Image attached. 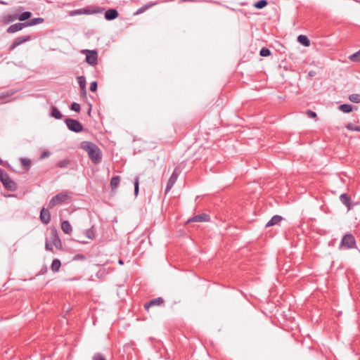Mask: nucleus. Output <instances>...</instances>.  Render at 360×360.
I'll return each mask as SVG.
<instances>
[{"label":"nucleus","mask_w":360,"mask_h":360,"mask_svg":"<svg viewBox=\"0 0 360 360\" xmlns=\"http://www.w3.org/2000/svg\"><path fill=\"white\" fill-rule=\"evenodd\" d=\"M60 266H61V264H60V260L58 259H55L52 262L51 268L53 272H56L59 270Z\"/></svg>","instance_id":"nucleus-27"},{"label":"nucleus","mask_w":360,"mask_h":360,"mask_svg":"<svg viewBox=\"0 0 360 360\" xmlns=\"http://www.w3.org/2000/svg\"><path fill=\"white\" fill-rule=\"evenodd\" d=\"M282 220L283 217L281 216L276 214L266 224V227L278 225Z\"/></svg>","instance_id":"nucleus-17"},{"label":"nucleus","mask_w":360,"mask_h":360,"mask_svg":"<svg viewBox=\"0 0 360 360\" xmlns=\"http://www.w3.org/2000/svg\"><path fill=\"white\" fill-rule=\"evenodd\" d=\"M271 51L267 48H262L259 51V55L262 57H267L271 55Z\"/></svg>","instance_id":"nucleus-34"},{"label":"nucleus","mask_w":360,"mask_h":360,"mask_svg":"<svg viewBox=\"0 0 360 360\" xmlns=\"http://www.w3.org/2000/svg\"><path fill=\"white\" fill-rule=\"evenodd\" d=\"M340 248H356L355 238L352 233L343 236L340 242Z\"/></svg>","instance_id":"nucleus-7"},{"label":"nucleus","mask_w":360,"mask_h":360,"mask_svg":"<svg viewBox=\"0 0 360 360\" xmlns=\"http://www.w3.org/2000/svg\"><path fill=\"white\" fill-rule=\"evenodd\" d=\"M77 80L80 86V89L84 95H86V79L84 76H79L77 77Z\"/></svg>","instance_id":"nucleus-23"},{"label":"nucleus","mask_w":360,"mask_h":360,"mask_svg":"<svg viewBox=\"0 0 360 360\" xmlns=\"http://www.w3.org/2000/svg\"><path fill=\"white\" fill-rule=\"evenodd\" d=\"M70 109L72 110H74V111L77 112H79L80 111L81 107H80V105L79 103L73 102L71 104Z\"/></svg>","instance_id":"nucleus-36"},{"label":"nucleus","mask_w":360,"mask_h":360,"mask_svg":"<svg viewBox=\"0 0 360 360\" xmlns=\"http://www.w3.org/2000/svg\"><path fill=\"white\" fill-rule=\"evenodd\" d=\"M32 16V13L30 11H25L21 14H17L18 20L20 21H27Z\"/></svg>","instance_id":"nucleus-24"},{"label":"nucleus","mask_w":360,"mask_h":360,"mask_svg":"<svg viewBox=\"0 0 360 360\" xmlns=\"http://www.w3.org/2000/svg\"><path fill=\"white\" fill-rule=\"evenodd\" d=\"M268 4V1L266 0H259L254 3L253 6L258 9H262L264 8Z\"/></svg>","instance_id":"nucleus-28"},{"label":"nucleus","mask_w":360,"mask_h":360,"mask_svg":"<svg viewBox=\"0 0 360 360\" xmlns=\"http://www.w3.org/2000/svg\"><path fill=\"white\" fill-rule=\"evenodd\" d=\"M339 109L345 113H349L352 111L353 107L350 104H342L339 106Z\"/></svg>","instance_id":"nucleus-26"},{"label":"nucleus","mask_w":360,"mask_h":360,"mask_svg":"<svg viewBox=\"0 0 360 360\" xmlns=\"http://www.w3.org/2000/svg\"><path fill=\"white\" fill-rule=\"evenodd\" d=\"M91 105H90V108L89 109V112H88V114L90 115V113H91Z\"/></svg>","instance_id":"nucleus-47"},{"label":"nucleus","mask_w":360,"mask_h":360,"mask_svg":"<svg viewBox=\"0 0 360 360\" xmlns=\"http://www.w3.org/2000/svg\"><path fill=\"white\" fill-rule=\"evenodd\" d=\"M25 27H26V25H25V22H18V23L10 25L7 28L6 32L10 34L15 33L16 32L22 30Z\"/></svg>","instance_id":"nucleus-12"},{"label":"nucleus","mask_w":360,"mask_h":360,"mask_svg":"<svg viewBox=\"0 0 360 360\" xmlns=\"http://www.w3.org/2000/svg\"><path fill=\"white\" fill-rule=\"evenodd\" d=\"M97 86H98L97 82L94 81V82H92L90 84V87H89V89H90V90H91V91H96V89H97Z\"/></svg>","instance_id":"nucleus-40"},{"label":"nucleus","mask_w":360,"mask_h":360,"mask_svg":"<svg viewBox=\"0 0 360 360\" xmlns=\"http://www.w3.org/2000/svg\"><path fill=\"white\" fill-rule=\"evenodd\" d=\"M165 301L163 298L159 297L150 300L149 302L144 304V309L148 311L149 308L154 306H161L164 304Z\"/></svg>","instance_id":"nucleus-10"},{"label":"nucleus","mask_w":360,"mask_h":360,"mask_svg":"<svg viewBox=\"0 0 360 360\" xmlns=\"http://www.w3.org/2000/svg\"><path fill=\"white\" fill-rule=\"evenodd\" d=\"M84 235L86 238H87L89 240H93L95 238L96 236V229L94 226H92L91 228L86 229L84 232Z\"/></svg>","instance_id":"nucleus-22"},{"label":"nucleus","mask_w":360,"mask_h":360,"mask_svg":"<svg viewBox=\"0 0 360 360\" xmlns=\"http://www.w3.org/2000/svg\"><path fill=\"white\" fill-rule=\"evenodd\" d=\"M70 197L68 192H62L51 198L49 201L48 207L49 209H52L56 205L61 204L69 199Z\"/></svg>","instance_id":"nucleus-4"},{"label":"nucleus","mask_w":360,"mask_h":360,"mask_svg":"<svg viewBox=\"0 0 360 360\" xmlns=\"http://www.w3.org/2000/svg\"><path fill=\"white\" fill-rule=\"evenodd\" d=\"M0 4L6 5V4H7V3L4 1H2V0H0Z\"/></svg>","instance_id":"nucleus-46"},{"label":"nucleus","mask_w":360,"mask_h":360,"mask_svg":"<svg viewBox=\"0 0 360 360\" xmlns=\"http://www.w3.org/2000/svg\"><path fill=\"white\" fill-rule=\"evenodd\" d=\"M68 129L73 132L79 133L84 130L82 124L77 120L66 118L64 121Z\"/></svg>","instance_id":"nucleus-5"},{"label":"nucleus","mask_w":360,"mask_h":360,"mask_svg":"<svg viewBox=\"0 0 360 360\" xmlns=\"http://www.w3.org/2000/svg\"><path fill=\"white\" fill-rule=\"evenodd\" d=\"M306 115L309 118H316L317 117V114L314 111H312L311 110H307Z\"/></svg>","instance_id":"nucleus-37"},{"label":"nucleus","mask_w":360,"mask_h":360,"mask_svg":"<svg viewBox=\"0 0 360 360\" xmlns=\"http://www.w3.org/2000/svg\"><path fill=\"white\" fill-rule=\"evenodd\" d=\"M118 12L116 9L110 8L105 11V18L107 20H112L117 18Z\"/></svg>","instance_id":"nucleus-15"},{"label":"nucleus","mask_w":360,"mask_h":360,"mask_svg":"<svg viewBox=\"0 0 360 360\" xmlns=\"http://www.w3.org/2000/svg\"><path fill=\"white\" fill-rule=\"evenodd\" d=\"M349 58L351 61L360 63V49L356 53L352 54Z\"/></svg>","instance_id":"nucleus-30"},{"label":"nucleus","mask_w":360,"mask_h":360,"mask_svg":"<svg viewBox=\"0 0 360 360\" xmlns=\"http://www.w3.org/2000/svg\"><path fill=\"white\" fill-rule=\"evenodd\" d=\"M119 264H123V261L122 259H120L119 260Z\"/></svg>","instance_id":"nucleus-48"},{"label":"nucleus","mask_w":360,"mask_h":360,"mask_svg":"<svg viewBox=\"0 0 360 360\" xmlns=\"http://www.w3.org/2000/svg\"><path fill=\"white\" fill-rule=\"evenodd\" d=\"M120 182V176H114L110 182V186L112 192L116 191L119 184Z\"/></svg>","instance_id":"nucleus-18"},{"label":"nucleus","mask_w":360,"mask_h":360,"mask_svg":"<svg viewBox=\"0 0 360 360\" xmlns=\"http://www.w3.org/2000/svg\"><path fill=\"white\" fill-rule=\"evenodd\" d=\"M44 22V19L43 18H34L30 20H28L25 22L27 27H31L36 25L41 24Z\"/></svg>","instance_id":"nucleus-19"},{"label":"nucleus","mask_w":360,"mask_h":360,"mask_svg":"<svg viewBox=\"0 0 360 360\" xmlns=\"http://www.w3.org/2000/svg\"><path fill=\"white\" fill-rule=\"evenodd\" d=\"M80 147L87 153L89 159L93 163L98 164L101 161V152L96 144L91 141H84L81 143Z\"/></svg>","instance_id":"nucleus-1"},{"label":"nucleus","mask_w":360,"mask_h":360,"mask_svg":"<svg viewBox=\"0 0 360 360\" xmlns=\"http://www.w3.org/2000/svg\"><path fill=\"white\" fill-rule=\"evenodd\" d=\"M346 128L350 131H360V125H355L352 123H348Z\"/></svg>","instance_id":"nucleus-32"},{"label":"nucleus","mask_w":360,"mask_h":360,"mask_svg":"<svg viewBox=\"0 0 360 360\" xmlns=\"http://www.w3.org/2000/svg\"><path fill=\"white\" fill-rule=\"evenodd\" d=\"M61 229L63 231V232L67 234L70 233L72 231V226L70 222L67 220H65L61 223Z\"/></svg>","instance_id":"nucleus-20"},{"label":"nucleus","mask_w":360,"mask_h":360,"mask_svg":"<svg viewBox=\"0 0 360 360\" xmlns=\"http://www.w3.org/2000/svg\"><path fill=\"white\" fill-rule=\"evenodd\" d=\"M349 100L351 102L355 103H360V94H352L349 96Z\"/></svg>","instance_id":"nucleus-29"},{"label":"nucleus","mask_w":360,"mask_h":360,"mask_svg":"<svg viewBox=\"0 0 360 360\" xmlns=\"http://www.w3.org/2000/svg\"><path fill=\"white\" fill-rule=\"evenodd\" d=\"M22 9V7H19L18 11H20Z\"/></svg>","instance_id":"nucleus-50"},{"label":"nucleus","mask_w":360,"mask_h":360,"mask_svg":"<svg viewBox=\"0 0 360 360\" xmlns=\"http://www.w3.org/2000/svg\"><path fill=\"white\" fill-rule=\"evenodd\" d=\"M50 116L56 118V120H60L63 117L61 112L55 106H53L51 108V112H50Z\"/></svg>","instance_id":"nucleus-21"},{"label":"nucleus","mask_w":360,"mask_h":360,"mask_svg":"<svg viewBox=\"0 0 360 360\" xmlns=\"http://www.w3.org/2000/svg\"><path fill=\"white\" fill-rule=\"evenodd\" d=\"M210 221V217L207 214L202 213L190 218L187 223L190 222H206Z\"/></svg>","instance_id":"nucleus-9"},{"label":"nucleus","mask_w":360,"mask_h":360,"mask_svg":"<svg viewBox=\"0 0 360 360\" xmlns=\"http://www.w3.org/2000/svg\"><path fill=\"white\" fill-rule=\"evenodd\" d=\"M49 155H50V153H49V151L43 152V153L41 154L40 158H41V159H44V158H45L48 157Z\"/></svg>","instance_id":"nucleus-43"},{"label":"nucleus","mask_w":360,"mask_h":360,"mask_svg":"<svg viewBox=\"0 0 360 360\" xmlns=\"http://www.w3.org/2000/svg\"><path fill=\"white\" fill-rule=\"evenodd\" d=\"M92 360H106V359L103 354L98 352L94 354V355L92 357Z\"/></svg>","instance_id":"nucleus-35"},{"label":"nucleus","mask_w":360,"mask_h":360,"mask_svg":"<svg viewBox=\"0 0 360 360\" xmlns=\"http://www.w3.org/2000/svg\"><path fill=\"white\" fill-rule=\"evenodd\" d=\"M61 248V241L56 230H51L49 236L46 238L45 248Z\"/></svg>","instance_id":"nucleus-3"},{"label":"nucleus","mask_w":360,"mask_h":360,"mask_svg":"<svg viewBox=\"0 0 360 360\" xmlns=\"http://www.w3.org/2000/svg\"><path fill=\"white\" fill-rule=\"evenodd\" d=\"M3 164V161L0 158V165H2Z\"/></svg>","instance_id":"nucleus-49"},{"label":"nucleus","mask_w":360,"mask_h":360,"mask_svg":"<svg viewBox=\"0 0 360 360\" xmlns=\"http://www.w3.org/2000/svg\"><path fill=\"white\" fill-rule=\"evenodd\" d=\"M86 258V257L84 255H82V254H77L76 255L74 256L73 257V260H85Z\"/></svg>","instance_id":"nucleus-38"},{"label":"nucleus","mask_w":360,"mask_h":360,"mask_svg":"<svg viewBox=\"0 0 360 360\" xmlns=\"http://www.w3.org/2000/svg\"><path fill=\"white\" fill-rule=\"evenodd\" d=\"M82 53L86 55V61L90 65L94 66L98 63V53L96 50H82Z\"/></svg>","instance_id":"nucleus-6"},{"label":"nucleus","mask_w":360,"mask_h":360,"mask_svg":"<svg viewBox=\"0 0 360 360\" xmlns=\"http://www.w3.org/2000/svg\"><path fill=\"white\" fill-rule=\"evenodd\" d=\"M0 181L8 191H15L18 188L17 184L2 169H0Z\"/></svg>","instance_id":"nucleus-2"},{"label":"nucleus","mask_w":360,"mask_h":360,"mask_svg":"<svg viewBox=\"0 0 360 360\" xmlns=\"http://www.w3.org/2000/svg\"><path fill=\"white\" fill-rule=\"evenodd\" d=\"M21 161V163L23 166L25 167H30V160L29 159H26V158H21L20 160Z\"/></svg>","instance_id":"nucleus-39"},{"label":"nucleus","mask_w":360,"mask_h":360,"mask_svg":"<svg viewBox=\"0 0 360 360\" xmlns=\"http://www.w3.org/2000/svg\"><path fill=\"white\" fill-rule=\"evenodd\" d=\"M155 4H157V1H155V2L149 1L146 4L143 5V7L145 8V9L146 11Z\"/></svg>","instance_id":"nucleus-41"},{"label":"nucleus","mask_w":360,"mask_h":360,"mask_svg":"<svg viewBox=\"0 0 360 360\" xmlns=\"http://www.w3.org/2000/svg\"><path fill=\"white\" fill-rule=\"evenodd\" d=\"M40 220L44 224H48L51 221L50 212L44 207L41 210Z\"/></svg>","instance_id":"nucleus-13"},{"label":"nucleus","mask_w":360,"mask_h":360,"mask_svg":"<svg viewBox=\"0 0 360 360\" xmlns=\"http://www.w3.org/2000/svg\"><path fill=\"white\" fill-rule=\"evenodd\" d=\"M70 162L68 159H64V160H60L59 162H58L56 165L58 167L65 168V167H67L70 165Z\"/></svg>","instance_id":"nucleus-31"},{"label":"nucleus","mask_w":360,"mask_h":360,"mask_svg":"<svg viewBox=\"0 0 360 360\" xmlns=\"http://www.w3.org/2000/svg\"><path fill=\"white\" fill-rule=\"evenodd\" d=\"M77 241L79 243H82V244H86V243H88L87 241L86 240H77Z\"/></svg>","instance_id":"nucleus-45"},{"label":"nucleus","mask_w":360,"mask_h":360,"mask_svg":"<svg viewBox=\"0 0 360 360\" xmlns=\"http://www.w3.org/2000/svg\"><path fill=\"white\" fill-rule=\"evenodd\" d=\"M18 20L17 13L14 14H7L4 15L1 17V22L5 24L8 25L12 22H14L15 20Z\"/></svg>","instance_id":"nucleus-14"},{"label":"nucleus","mask_w":360,"mask_h":360,"mask_svg":"<svg viewBox=\"0 0 360 360\" xmlns=\"http://www.w3.org/2000/svg\"><path fill=\"white\" fill-rule=\"evenodd\" d=\"M134 185V195H135V196H137L139 194V176L135 177Z\"/></svg>","instance_id":"nucleus-33"},{"label":"nucleus","mask_w":360,"mask_h":360,"mask_svg":"<svg viewBox=\"0 0 360 360\" xmlns=\"http://www.w3.org/2000/svg\"><path fill=\"white\" fill-rule=\"evenodd\" d=\"M177 178H178V174L176 173V171L174 170L167 181V186L165 188V193H167L172 189V188L175 184V183L177 180Z\"/></svg>","instance_id":"nucleus-11"},{"label":"nucleus","mask_w":360,"mask_h":360,"mask_svg":"<svg viewBox=\"0 0 360 360\" xmlns=\"http://www.w3.org/2000/svg\"><path fill=\"white\" fill-rule=\"evenodd\" d=\"M340 202L345 205L349 210L351 209L352 200L351 198L346 193H342L340 196Z\"/></svg>","instance_id":"nucleus-16"},{"label":"nucleus","mask_w":360,"mask_h":360,"mask_svg":"<svg viewBox=\"0 0 360 360\" xmlns=\"http://www.w3.org/2000/svg\"><path fill=\"white\" fill-rule=\"evenodd\" d=\"M32 37L30 36V35L21 36V37H17L13 41L12 44L9 46L8 51L11 52L12 51H13L18 46L21 45L22 44H23L25 42H27V41H29L32 40Z\"/></svg>","instance_id":"nucleus-8"},{"label":"nucleus","mask_w":360,"mask_h":360,"mask_svg":"<svg viewBox=\"0 0 360 360\" xmlns=\"http://www.w3.org/2000/svg\"><path fill=\"white\" fill-rule=\"evenodd\" d=\"M297 41L304 46H309L310 45V41L305 35H299L297 37Z\"/></svg>","instance_id":"nucleus-25"},{"label":"nucleus","mask_w":360,"mask_h":360,"mask_svg":"<svg viewBox=\"0 0 360 360\" xmlns=\"http://www.w3.org/2000/svg\"><path fill=\"white\" fill-rule=\"evenodd\" d=\"M146 11V9L145 8L143 7V6H142L141 7H140L135 13H134V15H139V14H141L143 13V12Z\"/></svg>","instance_id":"nucleus-42"},{"label":"nucleus","mask_w":360,"mask_h":360,"mask_svg":"<svg viewBox=\"0 0 360 360\" xmlns=\"http://www.w3.org/2000/svg\"><path fill=\"white\" fill-rule=\"evenodd\" d=\"M8 96V94H5L4 93H2L0 94V98H5Z\"/></svg>","instance_id":"nucleus-44"}]
</instances>
